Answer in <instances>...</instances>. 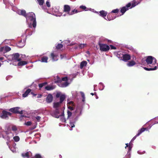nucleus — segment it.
I'll return each instance as SVG.
<instances>
[{
  "instance_id": "obj_14",
  "label": "nucleus",
  "mask_w": 158,
  "mask_h": 158,
  "mask_svg": "<svg viewBox=\"0 0 158 158\" xmlns=\"http://www.w3.org/2000/svg\"><path fill=\"white\" fill-rule=\"evenodd\" d=\"M51 58L53 61H56L58 60L59 53L57 52L52 53L51 54Z\"/></svg>"
},
{
  "instance_id": "obj_26",
  "label": "nucleus",
  "mask_w": 158,
  "mask_h": 158,
  "mask_svg": "<svg viewBox=\"0 0 158 158\" xmlns=\"http://www.w3.org/2000/svg\"><path fill=\"white\" fill-rule=\"evenodd\" d=\"M48 57L46 56H44L42 57L40 61L42 62L47 63L48 62Z\"/></svg>"
},
{
  "instance_id": "obj_19",
  "label": "nucleus",
  "mask_w": 158,
  "mask_h": 158,
  "mask_svg": "<svg viewBox=\"0 0 158 158\" xmlns=\"http://www.w3.org/2000/svg\"><path fill=\"white\" fill-rule=\"evenodd\" d=\"M131 58L129 54H123L122 57L123 60L124 61H127L129 60Z\"/></svg>"
},
{
  "instance_id": "obj_31",
  "label": "nucleus",
  "mask_w": 158,
  "mask_h": 158,
  "mask_svg": "<svg viewBox=\"0 0 158 158\" xmlns=\"http://www.w3.org/2000/svg\"><path fill=\"white\" fill-rule=\"evenodd\" d=\"M13 137V139L14 140V141L15 142H18L20 140V138L18 136H15L14 137L13 136L12 137Z\"/></svg>"
},
{
  "instance_id": "obj_58",
  "label": "nucleus",
  "mask_w": 158,
  "mask_h": 158,
  "mask_svg": "<svg viewBox=\"0 0 158 158\" xmlns=\"http://www.w3.org/2000/svg\"><path fill=\"white\" fill-rule=\"evenodd\" d=\"M36 126H34V127H32V128H31V130H33V129H35V128H36Z\"/></svg>"
},
{
  "instance_id": "obj_20",
  "label": "nucleus",
  "mask_w": 158,
  "mask_h": 158,
  "mask_svg": "<svg viewBox=\"0 0 158 158\" xmlns=\"http://www.w3.org/2000/svg\"><path fill=\"white\" fill-rule=\"evenodd\" d=\"M19 62L17 64L16 63H13V64L14 65H18V66H23L24 65H25V64H27V62L26 61H18Z\"/></svg>"
},
{
  "instance_id": "obj_44",
  "label": "nucleus",
  "mask_w": 158,
  "mask_h": 158,
  "mask_svg": "<svg viewBox=\"0 0 158 158\" xmlns=\"http://www.w3.org/2000/svg\"><path fill=\"white\" fill-rule=\"evenodd\" d=\"M99 84L101 85L102 86V88L101 87L99 88V89L101 90H102L104 88V86L103 84L101 82Z\"/></svg>"
},
{
  "instance_id": "obj_40",
  "label": "nucleus",
  "mask_w": 158,
  "mask_h": 158,
  "mask_svg": "<svg viewBox=\"0 0 158 158\" xmlns=\"http://www.w3.org/2000/svg\"><path fill=\"white\" fill-rule=\"evenodd\" d=\"M31 158H42L41 155L39 154H36L34 157H31Z\"/></svg>"
},
{
  "instance_id": "obj_51",
  "label": "nucleus",
  "mask_w": 158,
  "mask_h": 158,
  "mask_svg": "<svg viewBox=\"0 0 158 158\" xmlns=\"http://www.w3.org/2000/svg\"><path fill=\"white\" fill-rule=\"evenodd\" d=\"M131 148H132V147L130 145L129 146H128V153L129 152H130L131 151Z\"/></svg>"
},
{
  "instance_id": "obj_21",
  "label": "nucleus",
  "mask_w": 158,
  "mask_h": 158,
  "mask_svg": "<svg viewBox=\"0 0 158 158\" xmlns=\"http://www.w3.org/2000/svg\"><path fill=\"white\" fill-rule=\"evenodd\" d=\"M26 39L24 40L23 41V42H22V40L20 41L19 42L18 44V46L20 48H21L23 47L25 45V41Z\"/></svg>"
},
{
  "instance_id": "obj_17",
  "label": "nucleus",
  "mask_w": 158,
  "mask_h": 158,
  "mask_svg": "<svg viewBox=\"0 0 158 158\" xmlns=\"http://www.w3.org/2000/svg\"><path fill=\"white\" fill-rule=\"evenodd\" d=\"M53 100V96L51 94H49L47 96L46 99V101L48 103H50L52 102Z\"/></svg>"
},
{
  "instance_id": "obj_45",
  "label": "nucleus",
  "mask_w": 158,
  "mask_h": 158,
  "mask_svg": "<svg viewBox=\"0 0 158 158\" xmlns=\"http://www.w3.org/2000/svg\"><path fill=\"white\" fill-rule=\"evenodd\" d=\"M10 150L13 152H16V149L15 148L12 147L10 148Z\"/></svg>"
},
{
  "instance_id": "obj_56",
  "label": "nucleus",
  "mask_w": 158,
  "mask_h": 158,
  "mask_svg": "<svg viewBox=\"0 0 158 158\" xmlns=\"http://www.w3.org/2000/svg\"><path fill=\"white\" fill-rule=\"evenodd\" d=\"M143 61L144 60H142V63H138V64H141L142 65H143Z\"/></svg>"
},
{
  "instance_id": "obj_55",
  "label": "nucleus",
  "mask_w": 158,
  "mask_h": 158,
  "mask_svg": "<svg viewBox=\"0 0 158 158\" xmlns=\"http://www.w3.org/2000/svg\"><path fill=\"white\" fill-rule=\"evenodd\" d=\"M68 108L69 109L71 110H73V107L71 106H69Z\"/></svg>"
},
{
  "instance_id": "obj_39",
  "label": "nucleus",
  "mask_w": 158,
  "mask_h": 158,
  "mask_svg": "<svg viewBox=\"0 0 158 158\" xmlns=\"http://www.w3.org/2000/svg\"><path fill=\"white\" fill-rule=\"evenodd\" d=\"M47 84L46 82H44L43 83L39 84V86L40 88H42L44 86L46 85Z\"/></svg>"
},
{
  "instance_id": "obj_33",
  "label": "nucleus",
  "mask_w": 158,
  "mask_h": 158,
  "mask_svg": "<svg viewBox=\"0 0 158 158\" xmlns=\"http://www.w3.org/2000/svg\"><path fill=\"white\" fill-rule=\"evenodd\" d=\"M72 94L73 96V98H76L77 96V91H72Z\"/></svg>"
},
{
  "instance_id": "obj_7",
  "label": "nucleus",
  "mask_w": 158,
  "mask_h": 158,
  "mask_svg": "<svg viewBox=\"0 0 158 158\" xmlns=\"http://www.w3.org/2000/svg\"><path fill=\"white\" fill-rule=\"evenodd\" d=\"M145 61L148 65L152 64H154L156 63V59L154 57L151 56H148L145 60Z\"/></svg>"
},
{
  "instance_id": "obj_11",
  "label": "nucleus",
  "mask_w": 158,
  "mask_h": 158,
  "mask_svg": "<svg viewBox=\"0 0 158 158\" xmlns=\"http://www.w3.org/2000/svg\"><path fill=\"white\" fill-rule=\"evenodd\" d=\"M100 47V49L101 51L106 52L108 51L110 49V47L106 44H99Z\"/></svg>"
},
{
  "instance_id": "obj_34",
  "label": "nucleus",
  "mask_w": 158,
  "mask_h": 158,
  "mask_svg": "<svg viewBox=\"0 0 158 158\" xmlns=\"http://www.w3.org/2000/svg\"><path fill=\"white\" fill-rule=\"evenodd\" d=\"M79 11L76 9H74L73 10L71 11H70V15H72L74 14L75 13H78Z\"/></svg>"
},
{
  "instance_id": "obj_24",
  "label": "nucleus",
  "mask_w": 158,
  "mask_h": 158,
  "mask_svg": "<svg viewBox=\"0 0 158 158\" xmlns=\"http://www.w3.org/2000/svg\"><path fill=\"white\" fill-rule=\"evenodd\" d=\"M139 3V2L136 1L135 0H133L132 2L131 3V7L130 8H131L132 7H134L136 5H138Z\"/></svg>"
},
{
  "instance_id": "obj_6",
  "label": "nucleus",
  "mask_w": 158,
  "mask_h": 158,
  "mask_svg": "<svg viewBox=\"0 0 158 158\" xmlns=\"http://www.w3.org/2000/svg\"><path fill=\"white\" fill-rule=\"evenodd\" d=\"M99 12V14H98L100 16H101L103 17L105 19L107 20L110 21L111 20H113L115 19L116 18V17H112L111 18L110 17V15L107 16V19H106L105 17L106 16L107 13V12L104 10H102L100 11Z\"/></svg>"
},
{
  "instance_id": "obj_52",
  "label": "nucleus",
  "mask_w": 158,
  "mask_h": 158,
  "mask_svg": "<svg viewBox=\"0 0 158 158\" xmlns=\"http://www.w3.org/2000/svg\"><path fill=\"white\" fill-rule=\"evenodd\" d=\"M80 93L81 94L82 98L85 97V94L83 92H80Z\"/></svg>"
},
{
  "instance_id": "obj_23",
  "label": "nucleus",
  "mask_w": 158,
  "mask_h": 158,
  "mask_svg": "<svg viewBox=\"0 0 158 158\" xmlns=\"http://www.w3.org/2000/svg\"><path fill=\"white\" fill-rule=\"evenodd\" d=\"M31 90L30 89H27L25 92L22 94V97L25 98L27 97L28 94L31 92Z\"/></svg>"
},
{
  "instance_id": "obj_63",
  "label": "nucleus",
  "mask_w": 158,
  "mask_h": 158,
  "mask_svg": "<svg viewBox=\"0 0 158 158\" xmlns=\"http://www.w3.org/2000/svg\"><path fill=\"white\" fill-rule=\"evenodd\" d=\"M65 41V43H67V44H69V41H68V40H66V41Z\"/></svg>"
},
{
  "instance_id": "obj_4",
  "label": "nucleus",
  "mask_w": 158,
  "mask_h": 158,
  "mask_svg": "<svg viewBox=\"0 0 158 158\" xmlns=\"http://www.w3.org/2000/svg\"><path fill=\"white\" fill-rule=\"evenodd\" d=\"M81 110L80 107H77L76 110L75 111V116L76 117L74 121L73 122L71 120H70L69 126L71 128H73L75 127L74 123L77 119L79 116L81 114Z\"/></svg>"
},
{
  "instance_id": "obj_9",
  "label": "nucleus",
  "mask_w": 158,
  "mask_h": 158,
  "mask_svg": "<svg viewBox=\"0 0 158 158\" xmlns=\"http://www.w3.org/2000/svg\"><path fill=\"white\" fill-rule=\"evenodd\" d=\"M56 115L55 117L56 118H60V120L63 122L66 123V119L64 117V114L63 112L61 115H59V112L58 110L56 109L55 111Z\"/></svg>"
},
{
  "instance_id": "obj_15",
  "label": "nucleus",
  "mask_w": 158,
  "mask_h": 158,
  "mask_svg": "<svg viewBox=\"0 0 158 158\" xmlns=\"http://www.w3.org/2000/svg\"><path fill=\"white\" fill-rule=\"evenodd\" d=\"M131 6V3H129L126 6L122 7L121 8L120 10V11L122 13V15H123L126 11L128 10L129 8Z\"/></svg>"
},
{
  "instance_id": "obj_12",
  "label": "nucleus",
  "mask_w": 158,
  "mask_h": 158,
  "mask_svg": "<svg viewBox=\"0 0 158 158\" xmlns=\"http://www.w3.org/2000/svg\"><path fill=\"white\" fill-rule=\"evenodd\" d=\"M20 108L19 107H16L12 108H11L9 109V111L11 112L15 113H18L21 114H23V111H19V110Z\"/></svg>"
},
{
  "instance_id": "obj_54",
  "label": "nucleus",
  "mask_w": 158,
  "mask_h": 158,
  "mask_svg": "<svg viewBox=\"0 0 158 158\" xmlns=\"http://www.w3.org/2000/svg\"><path fill=\"white\" fill-rule=\"evenodd\" d=\"M137 137V136H136V135H135L133 138L131 140V141H134Z\"/></svg>"
},
{
  "instance_id": "obj_37",
  "label": "nucleus",
  "mask_w": 158,
  "mask_h": 158,
  "mask_svg": "<svg viewBox=\"0 0 158 158\" xmlns=\"http://www.w3.org/2000/svg\"><path fill=\"white\" fill-rule=\"evenodd\" d=\"M38 2L40 5H43L44 0H37Z\"/></svg>"
},
{
  "instance_id": "obj_57",
  "label": "nucleus",
  "mask_w": 158,
  "mask_h": 158,
  "mask_svg": "<svg viewBox=\"0 0 158 158\" xmlns=\"http://www.w3.org/2000/svg\"><path fill=\"white\" fill-rule=\"evenodd\" d=\"M83 99H82V101L83 102H85V97H83V98H82Z\"/></svg>"
},
{
  "instance_id": "obj_46",
  "label": "nucleus",
  "mask_w": 158,
  "mask_h": 158,
  "mask_svg": "<svg viewBox=\"0 0 158 158\" xmlns=\"http://www.w3.org/2000/svg\"><path fill=\"white\" fill-rule=\"evenodd\" d=\"M31 123L30 121H28L25 123V124L27 126L31 125Z\"/></svg>"
},
{
  "instance_id": "obj_35",
  "label": "nucleus",
  "mask_w": 158,
  "mask_h": 158,
  "mask_svg": "<svg viewBox=\"0 0 158 158\" xmlns=\"http://www.w3.org/2000/svg\"><path fill=\"white\" fill-rule=\"evenodd\" d=\"M11 129L12 131L15 132L17 130V127L13 125L11 127Z\"/></svg>"
},
{
  "instance_id": "obj_60",
  "label": "nucleus",
  "mask_w": 158,
  "mask_h": 158,
  "mask_svg": "<svg viewBox=\"0 0 158 158\" xmlns=\"http://www.w3.org/2000/svg\"><path fill=\"white\" fill-rule=\"evenodd\" d=\"M26 56L25 55H22V57L23 58H25Z\"/></svg>"
},
{
  "instance_id": "obj_30",
  "label": "nucleus",
  "mask_w": 158,
  "mask_h": 158,
  "mask_svg": "<svg viewBox=\"0 0 158 158\" xmlns=\"http://www.w3.org/2000/svg\"><path fill=\"white\" fill-rule=\"evenodd\" d=\"M79 8L82 9L83 10H85V11H88L89 10V8H87L85 6L83 5L80 6L79 7Z\"/></svg>"
},
{
  "instance_id": "obj_1",
  "label": "nucleus",
  "mask_w": 158,
  "mask_h": 158,
  "mask_svg": "<svg viewBox=\"0 0 158 158\" xmlns=\"http://www.w3.org/2000/svg\"><path fill=\"white\" fill-rule=\"evenodd\" d=\"M13 10L16 12L19 15H22L26 19L27 22L28 24L29 28L26 30L25 32L26 36L27 35H31L32 33L35 31V28L36 26V22L35 14L32 12L26 14V11L24 10H21L17 9Z\"/></svg>"
},
{
  "instance_id": "obj_29",
  "label": "nucleus",
  "mask_w": 158,
  "mask_h": 158,
  "mask_svg": "<svg viewBox=\"0 0 158 158\" xmlns=\"http://www.w3.org/2000/svg\"><path fill=\"white\" fill-rule=\"evenodd\" d=\"M144 69L147 71H151V70H154L156 69H157V67L155 66L154 68H148L146 67H143Z\"/></svg>"
},
{
  "instance_id": "obj_50",
  "label": "nucleus",
  "mask_w": 158,
  "mask_h": 158,
  "mask_svg": "<svg viewBox=\"0 0 158 158\" xmlns=\"http://www.w3.org/2000/svg\"><path fill=\"white\" fill-rule=\"evenodd\" d=\"M66 57V55L63 54V55H60V58L61 59H63L64 58Z\"/></svg>"
},
{
  "instance_id": "obj_53",
  "label": "nucleus",
  "mask_w": 158,
  "mask_h": 158,
  "mask_svg": "<svg viewBox=\"0 0 158 158\" xmlns=\"http://www.w3.org/2000/svg\"><path fill=\"white\" fill-rule=\"evenodd\" d=\"M110 48L111 49H115L116 48L114 46L112 45H110Z\"/></svg>"
},
{
  "instance_id": "obj_16",
  "label": "nucleus",
  "mask_w": 158,
  "mask_h": 158,
  "mask_svg": "<svg viewBox=\"0 0 158 158\" xmlns=\"http://www.w3.org/2000/svg\"><path fill=\"white\" fill-rule=\"evenodd\" d=\"M115 54L116 55L117 57L120 59V60H122V57L123 55L122 52L118 51L115 52Z\"/></svg>"
},
{
  "instance_id": "obj_42",
  "label": "nucleus",
  "mask_w": 158,
  "mask_h": 158,
  "mask_svg": "<svg viewBox=\"0 0 158 158\" xmlns=\"http://www.w3.org/2000/svg\"><path fill=\"white\" fill-rule=\"evenodd\" d=\"M86 45L85 44H80L79 45V47L80 48H84Z\"/></svg>"
},
{
  "instance_id": "obj_3",
  "label": "nucleus",
  "mask_w": 158,
  "mask_h": 158,
  "mask_svg": "<svg viewBox=\"0 0 158 158\" xmlns=\"http://www.w3.org/2000/svg\"><path fill=\"white\" fill-rule=\"evenodd\" d=\"M56 97L57 98H60V101L53 103V107L55 108H57L60 106L65 98V95L64 94H62L60 92H58L56 94Z\"/></svg>"
},
{
  "instance_id": "obj_10",
  "label": "nucleus",
  "mask_w": 158,
  "mask_h": 158,
  "mask_svg": "<svg viewBox=\"0 0 158 158\" xmlns=\"http://www.w3.org/2000/svg\"><path fill=\"white\" fill-rule=\"evenodd\" d=\"M61 81H64V82H61L59 84V86L61 87H67L69 85V83L67 81L68 80L67 77H62L61 78Z\"/></svg>"
},
{
  "instance_id": "obj_8",
  "label": "nucleus",
  "mask_w": 158,
  "mask_h": 158,
  "mask_svg": "<svg viewBox=\"0 0 158 158\" xmlns=\"http://www.w3.org/2000/svg\"><path fill=\"white\" fill-rule=\"evenodd\" d=\"M11 57V59H10L9 58V60L13 61L14 63L15 62H18L20 61L21 59L19 57V55L18 53H15L13 54L12 56H10Z\"/></svg>"
},
{
  "instance_id": "obj_62",
  "label": "nucleus",
  "mask_w": 158,
  "mask_h": 158,
  "mask_svg": "<svg viewBox=\"0 0 158 158\" xmlns=\"http://www.w3.org/2000/svg\"><path fill=\"white\" fill-rule=\"evenodd\" d=\"M3 57H0V60H3Z\"/></svg>"
},
{
  "instance_id": "obj_59",
  "label": "nucleus",
  "mask_w": 158,
  "mask_h": 158,
  "mask_svg": "<svg viewBox=\"0 0 158 158\" xmlns=\"http://www.w3.org/2000/svg\"><path fill=\"white\" fill-rule=\"evenodd\" d=\"M9 41L10 40H4V42L5 43H7L6 42V41Z\"/></svg>"
},
{
  "instance_id": "obj_41",
  "label": "nucleus",
  "mask_w": 158,
  "mask_h": 158,
  "mask_svg": "<svg viewBox=\"0 0 158 158\" xmlns=\"http://www.w3.org/2000/svg\"><path fill=\"white\" fill-rule=\"evenodd\" d=\"M118 11H119L118 9H115L112 10L111 11V12L113 13H117L118 12Z\"/></svg>"
},
{
  "instance_id": "obj_25",
  "label": "nucleus",
  "mask_w": 158,
  "mask_h": 158,
  "mask_svg": "<svg viewBox=\"0 0 158 158\" xmlns=\"http://www.w3.org/2000/svg\"><path fill=\"white\" fill-rule=\"evenodd\" d=\"M135 62L133 60L129 61L127 64V65L128 67H131L136 64Z\"/></svg>"
},
{
  "instance_id": "obj_27",
  "label": "nucleus",
  "mask_w": 158,
  "mask_h": 158,
  "mask_svg": "<svg viewBox=\"0 0 158 158\" xmlns=\"http://www.w3.org/2000/svg\"><path fill=\"white\" fill-rule=\"evenodd\" d=\"M61 80L58 76L55 77L54 82L55 83L61 82Z\"/></svg>"
},
{
  "instance_id": "obj_13",
  "label": "nucleus",
  "mask_w": 158,
  "mask_h": 158,
  "mask_svg": "<svg viewBox=\"0 0 158 158\" xmlns=\"http://www.w3.org/2000/svg\"><path fill=\"white\" fill-rule=\"evenodd\" d=\"M11 113L10 112L6 111L5 110H3L2 111V114L0 115V117L3 119H6L8 117V116H11Z\"/></svg>"
},
{
  "instance_id": "obj_38",
  "label": "nucleus",
  "mask_w": 158,
  "mask_h": 158,
  "mask_svg": "<svg viewBox=\"0 0 158 158\" xmlns=\"http://www.w3.org/2000/svg\"><path fill=\"white\" fill-rule=\"evenodd\" d=\"M72 112H70L69 111H67V115L68 117L67 118V119L69 118L71 116H72Z\"/></svg>"
},
{
  "instance_id": "obj_2",
  "label": "nucleus",
  "mask_w": 158,
  "mask_h": 158,
  "mask_svg": "<svg viewBox=\"0 0 158 158\" xmlns=\"http://www.w3.org/2000/svg\"><path fill=\"white\" fill-rule=\"evenodd\" d=\"M10 130V127H8L7 128V130L5 131H2L0 133V138L2 137L4 139L8 141H10L11 139L12 140V137L14 136L13 134L11 132H9Z\"/></svg>"
},
{
  "instance_id": "obj_28",
  "label": "nucleus",
  "mask_w": 158,
  "mask_h": 158,
  "mask_svg": "<svg viewBox=\"0 0 158 158\" xmlns=\"http://www.w3.org/2000/svg\"><path fill=\"white\" fill-rule=\"evenodd\" d=\"M87 64V62L85 61H83L80 64V68L82 69L84 66H85Z\"/></svg>"
},
{
  "instance_id": "obj_5",
  "label": "nucleus",
  "mask_w": 158,
  "mask_h": 158,
  "mask_svg": "<svg viewBox=\"0 0 158 158\" xmlns=\"http://www.w3.org/2000/svg\"><path fill=\"white\" fill-rule=\"evenodd\" d=\"M70 7L69 5H65L64 6V12H65V14L59 13L56 15L57 16H60L63 15L64 16H68L70 15Z\"/></svg>"
},
{
  "instance_id": "obj_43",
  "label": "nucleus",
  "mask_w": 158,
  "mask_h": 158,
  "mask_svg": "<svg viewBox=\"0 0 158 158\" xmlns=\"http://www.w3.org/2000/svg\"><path fill=\"white\" fill-rule=\"evenodd\" d=\"M46 4L48 7H50V4L49 2V0H47V1H46Z\"/></svg>"
},
{
  "instance_id": "obj_48",
  "label": "nucleus",
  "mask_w": 158,
  "mask_h": 158,
  "mask_svg": "<svg viewBox=\"0 0 158 158\" xmlns=\"http://www.w3.org/2000/svg\"><path fill=\"white\" fill-rule=\"evenodd\" d=\"M35 118L39 122L40 121L41 118V117L40 116H36Z\"/></svg>"
},
{
  "instance_id": "obj_18",
  "label": "nucleus",
  "mask_w": 158,
  "mask_h": 158,
  "mask_svg": "<svg viewBox=\"0 0 158 158\" xmlns=\"http://www.w3.org/2000/svg\"><path fill=\"white\" fill-rule=\"evenodd\" d=\"M23 157L24 158H29L32 156V153L30 152H29L25 153H23L22 154Z\"/></svg>"
},
{
  "instance_id": "obj_32",
  "label": "nucleus",
  "mask_w": 158,
  "mask_h": 158,
  "mask_svg": "<svg viewBox=\"0 0 158 158\" xmlns=\"http://www.w3.org/2000/svg\"><path fill=\"white\" fill-rule=\"evenodd\" d=\"M45 89L48 90H52L54 89V88L53 87V86H46L45 87Z\"/></svg>"
},
{
  "instance_id": "obj_64",
  "label": "nucleus",
  "mask_w": 158,
  "mask_h": 158,
  "mask_svg": "<svg viewBox=\"0 0 158 158\" xmlns=\"http://www.w3.org/2000/svg\"><path fill=\"white\" fill-rule=\"evenodd\" d=\"M31 94H33V96H36V94H33L32 92H31Z\"/></svg>"
},
{
  "instance_id": "obj_61",
  "label": "nucleus",
  "mask_w": 158,
  "mask_h": 158,
  "mask_svg": "<svg viewBox=\"0 0 158 158\" xmlns=\"http://www.w3.org/2000/svg\"><path fill=\"white\" fill-rule=\"evenodd\" d=\"M126 146L125 147V148H127L129 146H128V143H126Z\"/></svg>"
},
{
  "instance_id": "obj_36",
  "label": "nucleus",
  "mask_w": 158,
  "mask_h": 158,
  "mask_svg": "<svg viewBox=\"0 0 158 158\" xmlns=\"http://www.w3.org/2000/svg\"><path fill=\"white\" fill-rule=\"evenodd\" d=\"M63 47V45L61 44H58L56 46L57 49H60Z\"/></svg>"
},
{
  "instance_id": "obj_22",
  "label": "nucleus",
  "mask_w": 158,
  "mask_h": 158,
  "mask_svg": "<svg viewBox=\"0 0 158 158\" xmlns=\"http://www.w3.org/2000/svg\"><path fill=\"white\" fill-rule=\"evenodd\" d=\"M145 130H147V128H142L141 129L139 130L138 131L137 134L136 136H139V135L142 132L144 131Z\"/></svg>"
},
{
  "instance_id": "obj_49",
  "label": "nucleus",
  "mask_w": 158,
  "mask_h": 158,
  "mask_svg": "<svg viewBox=\"0 0 158 158\" xmlns=\"http://www.w3.org/2000/svg\"><path fill=\"white\" fill-rule=\"evenodd\" d=\"M68 104L69 105H73V101H69L68 99Z\"/></svg>"
},
{
  "instance_id": "obj_47",
  "label": "nucleus",
  "mask_w": 158,
  "mask_h": 158,
  "mask_svg": "<svg viewBox=\"0 0 158 158\" xmlns=\"http://www.w3.org/2000/svg\"><path fill=\"white\" fill-rule=\"evenodd\" d=\"M89 10H91V11H92L94 12L95 13L99 14L98 12H97V11H96L94 10V9H91V8H89Z\"/></svg>"
}]
</instances>
